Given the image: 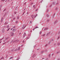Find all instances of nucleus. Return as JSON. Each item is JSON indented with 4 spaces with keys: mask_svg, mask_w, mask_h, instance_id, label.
<instances>
[{
    "mask_svg": "<svg viewBox=\"0 0 60 60\" xmlns=\"http://www.w3.org/2000/svg\"><path fill=\"white\" fill-rule=\"evenodd\" d=\"M13 58V57H10V58L9 59V60H10V59H12Z\"/></svg>",
    "mask_w": 60,
    "mask_h": 60,
    "instance_id": "nucleus-16",
    "label": "nucleus"
},
{
    "mask_svg": "<svg viewBox=\"0 0 60 60\" xmlns=\"http://www.w3.org/2000/svg\"><path fill=\"white\" fill-rule=\"evenodd\" d=\"M9 27V26L8 25L7 27V28H8V27Z\"/></svg>",
    "mask_w": 60,
    "mask_h": 60,
    "instance_id": "nucleus-31",
    "label": "nucleus"
},
{
    "mask_svg": "<svg viewBox=\"0 0 60 60\" xmlns=\"http://www.w3.org/2000/svg\"><path fill=\"white\" fill-rule=\"evenodd\" d=\"M25 26L24 25L22 27V29L23 30V29H24L25 27H26V26Z\"/></svg>",
    "mask_w": 60,
    "mask_h": 60,
    "instance_id": "nucleus-4",
    "label": "nucleus"
},
{
    "mask_svg": "<svg viewBox=\"0 0 60 60\" xmlns=\"http://www.w3.org/2000/svg\"><path fill=\"white\" fill-rule=\"evenodd\" d=\"M41 32L40 31V34H41Z\"/></svg>",
    "mask_w": 60,
    "mask_h": 60,
    "instance_id": "nucleus-51",
    "label": "nucleus"
},
{
    "mask_svg": "<svg viewBox=\"0 0 60 60\" xmlns=\"http://www.w3.org/2000/svg\"><path fill=\"white\" fill-rule=\"evenodd\" d=\"M49 57H50V54H49Z\"/></svg>",
    "mask_w": 60,
    "mask_h": 60,
    "instance_id": "nucleus-34",
    "label": "nucleus"
},
{
    "mask_svg": "<svg viewBox=\"0 0 60 60\" xmlns=\"http://www.w3.org/2000/svg\"><path fill=\"white\" fill-rule=\"evenodd\" d=\"M30 34H29L28 35V36H30Z\"/></svg>",
    "mask_w": 60,
    "mask_h": 60,
    "instance_id": "nucleus-54",
    "label": "nucleus"
},
{
    "mask_svg": "<svg viewBox=\"0 0 60 60\" xmlns=\"http://www.w3.org/2000/svg\"><path fill=\"white\" fill-rule=\"evenodd\" d=\"M55 14H54L52 16L53 18H54V17H55Z\"/></svg>",
    "mask_w": 60,
    "mask_h": 60,
    "instance_id": "nucleus-15",
    "label": "nucleus"
},
{
    "mask_svg": "<svg viewBox=\"0 0 60 60\" xmlns=\"http://www.w3.org/2000/svg\"><path fill=\"white\" fill-rule=\"evenodd\" d=\"M15 19V17L14 18H13V20H14Z\"/></svg>",
    "mask_w": 60,
    "mask_h": 60,
    "instance_id": "nucleus-50",
    "label": "nucleus"
},
{
    "mask_svg": "<svg viewBox=\"0 0 60 60\" xmlns=\"http://www.w3.org/2000/svg\"><path fill=\"white\" fill-rule=\"evenodd\" d=\"M39 28V27H37V26L35 27V29H36V28Z\"/></svg>",
    "mask_w": 60,
    "mask_h": 60,
    "instance_id": "nucleus-33",
    "label": "nucleus"
},
{
    "mask_svg": "<svg viewBox=\"0 0 60 60\" xmlns=\"http://www.w3.org/2000/svg\"><path fill=\"white\" fill-rule=\"evenodd\" d=\"M16 23H18V21H16Z\"/></svg>",
    "mask_w": 60,
    "mask_h": 60,
    "instance_id": "nucleus-30",
    "label": "nucleus"
},
{
    "mask_svg": "<svg viewBox=\"0 0 60 60\" xmlns=\"http://www.w3.org/2000/svg\"><path fill=\"white\" fill-rule=\"evenodd\" d=\"M10 28H9L8 29V30H7V31H9V29H10Z\"/></svg>",
    "mask_w": 60,
    "mask_h": 60,
    "instance_id": "nucleus-26",
    "label": "nucleus"
},
{
    "mask_svg": "<svg viewBox=\"0 0 60 60\" xmlns=\"http://www.w3.org/2000/svg\"><path fill=\"white\" fill-rule=\"evenodd\" d=\"M26 4V2H25V3L24 4V5H25V4Z\"/></svg>",
    "mask_w": 60,
    "mask_h": 60,
    "instance_id": "nucleus-56",
    "label": "nucleus"
},
{
    "mask_svg": "<svg viewBox=\"0 0 60 60\" xmlns=\"http://www.w3.org/2000/svg\"><path fill=\"white\" fill-rule=\"evenodd\" d=\"M50 34V32H49L47 34V36H48L49 35V34Z\"/></svg>",
    "mask_w": 60,
    "mask_h": 60,
    "instance_id": "nucleus-12",
    "label": "nucleus"
},
{
    "mask_svg": "<svg viewBox=\"0 0 60 60\" xmlns=\"http://www.w3.org/2000/svg\"><path fill=\"white\" fill-rule=\"evenodd\" d=\"M29 37H27L26 38V39H29Z\"/></svg>",
    "mask_w": 60,
    "mask_h": 60,
    "instance_id": "nucleus-37",
    "label": "nucleus"
},
{
    "mask_svg": "<svg viewBox=\"0 0 60 60\" xmlns=\"http://www.w3.org/2000/svg\"><path fill=\"white\" fill-rule=\"evenodd\" d=\"M26 10V8H24V10Z\"/></svg>",
    "mask_w": 60,
    "mask_h": 60,
    "instance_id": "nucleus-64",
    "label": "nucleus"
},
{
    "mask_svg": "<svg viewBox=\"0 0 60 60\" xmlns=\"http://www.w3.org/2000/svg\"><path fill=\"white\" fill-rule=\"evenodd\" d=\"M3 19H4V17H2L1 18V22H3Z\"/></svg>",
    "mask_w": 60,
    "mask_h": 60,
    "instance_id": "nucleus-7",
    "label": "nucleus"
},
{
    "mask_svg": "<svg viewBox=\"0 0 60 60\" xmlns=\"http://www.w3.org/2000/svg\"><path fill=\"white\" fill-rule=\"evenodd\" d=\"M58 8H56V10H57V9H58Z\"/></svg>",
    "mask_w": 60,
    "mask_h": 60,
    "instance_id": "nucleus-40",
    "label": "nucleus"
},
{
    "mask_svg": "<svg viewBox=\"0 0 60 60\" xmlns=\"http://www.w3.org/2000/svg\"><path fill=\"white\" fill-rule=\"evenodd\" d=\"M13 21V20H12L11 21V22H12Z\"/></svg>",
    "mask_w": 60,
    "mask_h": 60,
    "instance_id": "nucleus-61",
    "label": "nucleus"
},
{
    "mask_svg": "<svg viewBox=\"0 0 60 60\" xmlns=\"http://www.w3.org/2000/svg\"><path fill=\"white\" fill-rule=\"evenodd\" d=\"M5 40L4 41V42H5Z\"/></svg>",
    "mask_w": 60,
    "mask_h": 60,
    "instance_id": "nucleus-63",
    "label": "nucleus"
},
{
    "mask_svg": "<svg viewBox=\"0 0 60 60\" xmlns=\"http://www.w3.org/2000/svg\"><path fill=\"white\" fill-rule=\"evenodd\" d=\"M8 22H5V25H6V24H8Z\"/></svg>",
    "mask_w": 60,
    "mask_h": 60,
    "instance_id": "nucleus-48",
    "label": "nucleus"
},
{
    "mask_svg": "<svg viewBox=\"0 0 60 60\" xmlns=\"http://www.w3.org/2000/svg\"><path fill=\"white\" fill-rule=\"evenodd\" d=\"M13 51H14V50H13V49H12L11 50V51H12V52H13Z\"/></svg>",
    "mask_w": 60,
    "mask_h": 60,
    "instance_id": "nucleus-39",
    "label": "nucleus"
},
{
    "mask_svg": "<svg viewBox=\"0 0 60 60\" xmlns=\"http://www.w3.org/2000/svg\"><path fill=\"white\" fill-rule=\"evenodd\" d=\"M6 12L5 13V14L4 15V17H5V15H6Z\"/></svg>",
    "mask_w": 60,
    "mask_h": 60,
    "instance_id": "nucleus-23",
    "label": "nucleus"
},
{
    "mask_svg": "<svg viewBox=\"0 0 60 60\" xmlns=\"http://www.w3.org/2000/svg\"><path fill=\"white\" fill-rule=\"evenodd\" d=\"M38 16V14H36V16Z\"/></svg>",
    "mask_w": 60,
    "mask_h": 60,
    "instance_id": "nucleus-60",
    "label": "nucleus"
},
{
    "mask_svg": "<svg viewBox=\"0 0 60 60\" xmlns=\"http://www.w3.org/2000/svg\"><path fill=\"white\" fill-rule=\"evenodd\" d=\"M49 19L47 20V22H49Z\"/></svg>",
    "mask_w": 60,
    "mask_h": 60,
    "instance_id": "nucleus-24",
    "label": "nucleus"
},
{
    "mask_svg": "<svg viewBox=\"0 0 60 60\" xmlns=\"http://www.w3.org/2000/svg\"><path fill=\"white\" fill-rule=\"evenodd\" d=\"M7 57H8V55H6V57L7 58Z\"/></svg>",
    "mask_w": 60,
    "mask_h": 60,
    "instance_id": "nucleus-44",
    "label": "nucleus"
},
{
    "mask_svg": "<svg viewBox=\"0 0 60 60\" xmlns=\"http://www.w3.org/2000/svg\"><path fill=\"white\" fill-rule=\"evenodd\" d=\"M44 52V51H42L41 52V54H42Z\"/></svg>",
    "mask_w": 60,
    "mask_h": 60,
    "instance_id": "nucleus-17",
    "label": "nucleus"
},
{
    "mask_svg": "<svg viewBox=\"0 0 60 60\" xmlns=\"http://www.w3.org/2000/svg\"><path fill=\"white\" fill-rule=\"evenodd\" d=\"M28 13H28V12H27V14H28Z\"/></svg>",
    "mask_w": 60,
    "mask_h": 60,
    "instance_id": "nucleus-55",
    "label": "nucleus"
},
{
    "mask_svg": "<svg viewBox=\"0 0 60 60\" xmlns=\"http://www.w3.org/2000/svg\"><path fill=\"white\" fill-rule=\"evenodd\" d=\"M45 34H44L43 35H42V36H45Z\"/></svg>",
    "mask_w": 60,
    "mask_h": 60,
    "instance_id": "nucleus-41",
    "label": "nucleus"
},
{
    "mask_svg": "<svg viewBox=\"0 0 60 60\" xmlns=\"http://www.w3.org/2000/svg\"><path fill=\"white\" fill-rule=\"evenodd\" d=\"M13 28H15V27H16L15 26L14 27H13Z\"/></svg>",
    "mask_w": 60,
    "mask_h": 60,
    "instance_id": "nucleus-53",
    "label": "nucleus"
},
{
    "mask_svg": "<svg viewBox=\"0 0 60 60\" xmlns=\"http://www.w3.org/2000/svg\"><path fill=\"white\" fill-rule=\"evenodd\" d=\"M6 42L4 43H3V45H4V44H5V43H6Z\"/></svg>",
    "mask_w": 60,
    "mask_h": 60,
    "instance_id": "nucleus-49",
    "label": "nucleus"
},
{
    "mask_svg": "<svg viewBox=\"0 0 60 60\" xmlns=\"http://www.w3.org/2000/svg\"><path fill=\"white\" fill-rule=\"evenodd\" d=\"M33 8H34V9H35L36 8V7H35V5H34L33 6Z\"/></svg>",
    "mask_w": 60,
    "mask_h": 60,
    "instance_id": "nucleus-13",
    "label": "nucleus"
},
{
    "mask_svg": "<svg viewBox=\"0 0 60 60\" xmlns=\"http://www.w3.org/2000/svg\"><path fill=\"white\" fill-rule=\"evenodd\" d=\"M8 2H10V0H8Z\"/></svg>",
    "mask_w": 60,
    "mask_h": 60,
    "instance_id": "nucleus-59",
    "label": "nucleus"
},
{
    "mask_svg": "<svg viewBox=\"0 0 60 60\" xmlns=\"http://www.w3.org/2000/svg\"><path fill=\"white\" fill-rule=\"evenodd\" d=\"M16 31V29H14L13 30L12 32H15V31Z\"/></svg>",
    "mask_w": 60,
    "mask_h": 60,
    "instance_id": "nucleus-6",
    "label": "nucleus"
},
{
    "mask_svg": "<svg viewBox=\"0 0 60 60\" xmlns=\"http://www.w3.org/2000/svg\"><path fill=\"white\" fill-rule=\"evenodd\" d=\"M38 10V9H37L36 10V11H37V10Z\"/></svg>",
    "mask_w": 60,
    "mask_h": 60,
    "instance_id": "nucleus-47",
    "label": "nucleus"
},
{
    "mask_svg": "<svg viewBox=\"0 0 60 60\" xmlns=\"http://www.w3.org/2000/svg\"><path fill=\"white\" fill-rule=\"evenodd\" d=\"M15 13V14H16V13H17V12H16V11H15L14 12Z\"/></svg>",
    "mask_w": 60,
    "mask_h": 60,
    "instance_id": "nucleus-43",
    "label": "nucleus"
},
{
    "mask_svg": "<svg viewBox=\"0 0 60 60\" xmlns=\"http://www.w3.org/2000/svg\"><path fill=\"white\" fill-rule=\"evenodd\" d=\"M59 52H57L56 53V54H59Z\"/></svg>",
    "mask_w": 60,
    "mask_h": 60,
    "instance_id": "nucleus-27",
    "label": "nucleus"
},
{
    "mask_svg": "<svg viewBox=\"0 0 60 60\" xmlns=\"http://www.w3.org/2000/svg\"><path fill=\"white\" fill-rule=\"evenodd\" d=\"M57 22V20H56L54 22V24H56Z\"/></svg>",
    "mask_w": 60,
    "mask_h": 60,
    "instance_id": "nucleus-18",
    "label": "nucleus"
},
{
    "mask_svg": "<svg viewBox=\"0 0 60 60\" xmlns=\"http://www.w3.org/2000/svg\"><path fill=\"white\" fill-rule=\"evenodd\" d=\"M34 3H31V4H33Z\"/></svg>",
    "mask_w": 60,
    "mask_h": 60,
    "instance_id": "nucleus-58",
    "label": "nucleus"
},
{
    "mask_svg": "<svg viewBox=\"0 0 60 60\" xmlns=\"http://www.w3.org/2000/svg\"><path fill=\"white\" fill-rule=\"evenodd\" d=\"M19 59H20V58H19V57L16 60H18Z\"/></svg>",
    "mask_w": 60,
    "mask_h": 60,
    "instance_id": "nucleus-20",
    "label": "nucleus"
},
{
    "mask_svg": "<svg viewBox=\"0 0 60 60\" xmlns=\"http://www.w3.org/2000/svg\"><path fill=\"white\" fill-rule=\"evenodd\" d=\"M2 32L3 33H4V29H2Z\"/></svg>",
    "mask_w": 60,
    "mask_h": 60,
    "instance_id": "nucleus-11",
    "label": "nucleus"
},
{
    "mask_svg": "<svg viewBox=\"0 0 60 60\" xmlns=\"http://www.w3.org/2000/svg\"><path fill=\"white\" fill-rule=\"evenodd\" d=\"M17 7H16L15 8V10H17Z\"/></svg>",
    "mask_w": 60,
    "mask_h": 60,
    "instance_id": "nucleus-38",
    "label": "nucleus"
},
{
    "mask_svg": "<svg viewBox=\"0 0 60 60\" xmlns=\"http://www.w3.org/2000/svg\"><path fill=\"white\" fill-rule=\"evenodd\" d=\"M20 47H19L18 48V51H19V50H20Z\"/></svg>",
    "mask_w": 60,
    "mask_h": 60,
    "instance_id": "nucleus-9",
    "label": "nucleus"
},
{
    "mask_svg": "<svg viewBox=\"0 0 60 60\" xmlns=\"http://www.w3.org/2000/svg\"><path fill=\"white\" fill-rule=\"evenodd\" d=\"M6 9H5L3 11L4 12V11H6Z\"/></svg>",
    "mask_w": 60,
    "mask_h": 60,
    "instance_id": "nucleus-35",
    "label": "nucleus"
},
{
    "mask_svg": "<svg viewBox=\"0 0 60 60\" xmlns=\"http://www.w3.org/2000/svg\"><path fill=\"white\" fill-rule=\"evenodd\" d=\"M4 39V38H3L2 39H0V41H1V40H2V39Z\"/></svg>",
    "mask_w": 60,
    "mask_h": 60,
    "instance_id": "nucleus-57",
    "label": "nucleus"
},
{
    "mask_svg": "<svg viewBox=\"0 0 60 60\" xmlns=\"http://www.w3.org/2000/svg\"><path fill=\"white\" fill-rule=\"evenodd\" d=\"M36 55L35 54H34L32 56V57H33V58H34V57H35V56H36Z\"/></svg>",
    "mask_w": 60,
    "mask_h": 60,
    "instance_id": "nucleus-3",
    "label": "nucleus"
},
{
    "mask_svg": "<svg viewBox=\"0 0 60 60\" xmlns=\"http://www.w3.org/2000/svg\"><path fill=\"white\" fill-rule=\"evenodd\" d=\"M47 51H48V49H46L45 50V52H47Z\"/></svg>",
    "mask_w": 60,
    "mask_h": 60,
    "instance_id": "nucleus-32",
    "label": "nucleus"
},
{
    "mask_svg": "<svg viewBox=\"0 0 60 60\" xmlns=\"http://www.w3.org/2000/svg\"><path fill=\"white\" fill-rule=\"evenodd\" d=\"M19 19V16H18L17 17V19Z\"/></svg>",
    "mask_w": 60,
    "mask_h": 60,
    "instance_id": "nucleus-22",
    "label": "nucleus"
},
{
    "mask_svg": "<svg viewBox=\"0 0 60 60\" xmlns=\"http://www.w3.org/2000/svg\"><path fill=\"white\" fill-rule=\"evenodd\" d=\"M4 59V58L3 57H2L1 59H0L2 60V59Z\"/></svg>",
    "mask_w": 60,
    "mask_h": 60,
    "instance_id": "nucleus-28",
    "label": "nucleus"
},
{
    "mask_svg": "<svg viewBox=\"0 0 60 60\" xmlns=\"http://www.w3.org/2000/svg\"><path fill=\"white\" fill-rule=\"evenodd\" d=\"M31 16L32 17V18L33 19V18L34 17V15H31Z\"/></svg>",
    "mask_w": 60,
    "mask_h": 60,
    "instance_id": "nucleus-8",
    "label": "nucleus"
},
{
    "mask_svg": "<svg viewBox=\"0 0 60 60\" xmlns=\"http://www.w3.org/2000/svg\"><path fill=\"white\" fill-rule=\"evenodd\" d=\"M48 29V28H45L43 30H47Z\"/></svg>",
    "mask_w": 60,
    "mask_h": 60,
    "instance_id": "nucleus-14",
    "label": "nucleus"
},
{
    "mask_svg": "<svg viewBox=\"0 0 60 60\" xmlns=\"http://www.w3.org/2000/svg\"><path fill=\"white\" fill-rule=\"evenodd\" d=\"M48 45V44H47L45 46V47H46V46H47Z\"/></svg>",
    "mask_w": 60,
    "mask_h": 60,
    "instance_id": "nucleus-52",
    "label": "nucleus"
},
{
    "mask_svg": "<svg viewBox=\"0 0 60 60\" xmlns=\"http://www.w3.org/2000/svg\"><path fill=\"white\" fill-rule=\"evenodd\" d=\"M30 24H32V22L31 21H30Z\"/></svg>",
    "mask_w": 60,
    "mask_h": 60,
    "instance_id": "nucleus-21",
    "label": "nucleus"
},
{
    "mask_svg": "<svg viewBox=\"0 0 60 60\" xmlns=\"http://www.w3.org/2000/svg\"><path fill=\"white\" fill-rule=\"evenodd\" d=\"M2 7V5H1L0 6V7L1 8V7Z\"/></svg>",
    "mask_w": 60,
    "mask_h": 60,
    "instance_id": "nucleus-42",
    "label": "nucleus"
},
{
    "mask_svg": "<svg viewBox=\"0 0 60 60\" xmlns=\"http://www.w3.org/2000/svg\"><path fill=\"white\" fill-rule=\"evenodd\" d=\"M52 4L54 5H56V2H53L52 3Z\"/></svg>",
    "mask_w": 60,
    "mask_h": 60,
    "instance_id": "nucleus-5",
    "label": "nucleus"
},
{
    "mask_svg": "<svg viewBox=\"0 0 60 60\" xmlns=\"http://www.w3.org/2000/svg\"><path fill=\"white\" fill-rule=\"evenodd\" d=\"M42 1H43V0H42L40 2V3H42Z\"/></svg>",
    "mask_w": 60,
    "mask_h": 60,
    "instance_id": "nucleus-46",
    "label": "nucleus"
},
{
    "mask_svg": "<svg viewBox=\"0 0 60 60\" xmlns=\"http://www.w3.org/2000/svg\"><path fill=\"white\" fill-rule=\"evenodd\" d=\"M26 34V33H25L23 35V38H24V37H25Z\"/></svg>",
    "mask_w": 60,
    "mask_h": 60,
    "instance_id": "nucleus-10",
    "label": "nucleus"
},
{
    "mask_svg": "<svg viewBox=\"0 0 60 60\" xmlns=\"http://www.w3.org/2000/svg\"><path fill=\"white\" fill-rule=\"evenodd\" d=\"M5 1V0H1V1H4V2Z\"/></svg>",
    "mask_w": 60,
    "mask_h": 60,
    "instance_id": "nucleus-45",
    "label": "nucleus"
},
{
    "mask_svg": "<svg viewBox=\"0 0 60 60\" xmlns=\"http://www.w3.org/2000/svg\"><path fill=\"white\" fill-rule=\"evenodd\" d=\"M11 41L12 42H17L18 41H19V40L17 39L15 40V39H14L13 40H12Z\"/></svg>",
    "mask_w": 60,
    "mask_h": 60,
    "instance_id": "nucleus-1",
    "label": "nucleus"
},
{
    "mask_svg": "<svg viewBox=\"0 0 60 60\" xmlns=\"http://www.w3.org/2000/svg\"><path fill=\"white\" fill-rule=\"evenodd\" d=\"M60 43H57V44L58 45H60Z\"/></svg>",
    "mask_w": 60,
    "mask_h": 60,
    "instance_id": "nucleus-36",
    "label": "nucleus"
},
{
    "mask_svg": "<svg viewBox=\"0 0 60 60\" xmlns=\"http://www.w3.org/2000/svg\"><path fill=\"white\" fill-rule=\"evenodd\" d=\"M10 34L11 35V36H13L14 35V33H12V32H11L10 33Z\"/></svg>",
    "mask_w": 60,
    "mask_h": 60,
    "instance_id": "nucleus-2",
    "label": "nucleus"
},
{
    "mask_svg": "<svg viewBox=\"0 0 60 60\" xmlns=\"http://www.w3.org/2000/svg\"><path fill=\"white\" fill-rule=\"evenodd\" d=\"M23 46V45H22L21 46V47H22V46Z\"/></svg>",
    "mask_w": 60,
    "mask_h": 60,
    "instance_id": "nucleus-62",
    "label": "nucleus"
},
{
    "mask_svg": "<svg viewBox=\"0 0 60 60\" xmlns=\"http://www.w3.org/2000/svg\"><path fill=\"white\" fill-rule=\"evenodd\" d=\"M47 17H49V15H47Z\"/></svg>",
    "mask_w": 60,
    "mask_h": 60,
    "instance_id": "nucleus-29",
    "label": "nucleus"
},
{
    "mask_svg": "<svg viewBox=\"0 0 60 60\" xmlns=\"http://www.w3.org/2000/svg\"><path fill=\"white\" fill-rule=\"evenodd\" d=\"M17 50H18V48H17L15 50V51H17Z\"/></svg>",
    "mask_w": 60,
    "mask_h": 60,
    "instance_id": "nucleus-19",
    "label": "nucleus"
},
{
    "mask_svg": "<svg viewBox=\"0 0 60 60\" xmlns=\"http://www.w3.org/2000/svg\"><path fill=\"white\" fill-rule=\"evenodd\" d=\"M9 39V38H5V40H7V39Z\"/></svg>",
    "mask_w": 60,
    "mask_h": 60,
    "instance_id": "nucleus-25",
    "label": "nucleus"
}]
</instances>
